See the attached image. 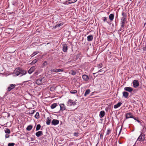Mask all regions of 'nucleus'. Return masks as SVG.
<instances>
[{
	"label": "nucleus",
	"instance_id": "nucleus-1",
	"mask_svg": "<svg viewBox=\"0 0 146 146\" xmlns=\"http://www.w3.org/2000/svg\"><path fill=\"white\" fill-rule=\"evenodd\" d=\"M27 73L26 71L19 68H16L15 69L13 74L15 76H21L25 75Z\"/></svg>",
	"mask_w": 146,
	"mask_h": 146
},
{
	"label": "nucleus",
	"instance_id": "nucleus-2",
	"mask_svg": "<svg viewBox=\"0 0 146 146\" xmlns=\"http://www.w3.org/2000/svg\"><path fill=\"white\" fill-rule=\"evenodd\" d=\"M45 82V80L44 77L39 78L36 81V83L38 85H41Z\"/></svg>",
	"mask_w": 146,
	"mask_h": 146
},
{
	"label": "nucleus",
	"instance_id": "nucleus-3",
	"mask_svg": "<svg viewBox=\"0 0 146 146\" xmlns=\"http://www.w3.org/2000/svg\"><path fill=\"white\" fill-rule=\"evenodd\" d=\"M76 104V102L71 99H69L66 103V105L68 106H74Z\"/></svg>",
	"mask_w": 146,
	"mask_h": 146
},
{
	"label": "nucleus",
	"instance_id": "nucleus-4",
	"mask_svg": "<svg viewBox=\"0 0 146 146\" xmlns=\"http://www.w3.org/2000/svg\"><path fill=\"white\" fill-rule=\"evenodd\" d=\"M145 137V135L144 133H143V132H142L138 138L137 141H143L144 140Z\"/></svg>",
	"mask_w": 146,
	"mask_h": 146
},
{
	"label": "nucleus",
	"instance_id": "nucleus-5",
	"mask_svg": "<svg viewBox=\"0 0 146 146\" xmlns=\"http://www.w3.org/2000/svg\"><path fill=\"white\" fill-rule=\"evenodd\" d=\"M133 85L135 88H136L139 86V82L137 80H135L133 81Z\"/></svg>",
	"mask_w": 146,
	"mask_h": 146
},
{
	"label": "nucleus",
	"instance_id": "nucleus-6",
	"mask_svg": "<svg viewBox=\"0 0 146 146\" xmlns=\"http://www.w3.org/2000/svg\"><path fill=\"white\" fill-rule=\"evenodd\" d=\"M16 85L15 84H10L7 88V90L8 91H10L12 90L15 88Z\"/></svg>",
	"mask_w": 146,
	"mask_h": 146
},
{
	"label": "nucleus",
	"instance_id": "nucleus-7",
	"mask_svg": "<svg viewBox=\"0 0 146 146\" xmlns=\"http://www.w3.org/2000/svg\"><path fill=\"white\" fill-rule=\"evenodd\" d=\"M82 78L84 81L86 82L88 81L90 79L89 77L86 74L83 75L82 76Z\"/></svg>",
	"mask_w": 146,
	"mask_h": 146
},
{
	"label": "nucleus",
	"instance_id": "nucleus-8",
	"mask_svg": "<svg viewBox=\"0 0 146 146\" xmlns=\"http://www.w3.org/2000/svg\"><path fill=\"white\" fill-rule=\"evenodd\" d=\"M125 23L123 22H121V27L120 29L119 30V31H123L124 30V27L125 26Z\"/></svg>",
	"mask_w": 146,
	"mask_h": 146
},
{
	"label": "nucleus",
	"instance_id": "nucleus-9",
	"mask_svg": "<svg viewBox=\"0 0 146 146\" xmlns=\"http://www.w3.org/2000/svg\"><path fill=\"white\" fill-rule=\"evenodd\" d=\"M124 89L125 90L128 92H131L133 90V88L129 87H125L124 88Z\"/></svg>",
	"mask_w": 146,
	"mask_h": 146
},
{
	"label": "nucleus",
	"instance_id": "nucleus-10",
	"mask_svg": "<svg viewBox=\"0 0 146 146\" xmlns=\"http://www.w3.org/2000/svg\"><path fill=\"white\" fill-rule=\"evenodd\" d=\"M59 123V121L56 119H53L51 122L52 124L54 125L58 124Z\"/></svg>",
	"mask_w": 146,
	"mask_h": 146
},
{
	"label": "nucleus",
	"instance_id": "nucleus-11",
	"mask_svg": "<svg viewBox=\"0 0 146 146\" xmlns=\"http://www.w3.org/2000/svg\"><path fill=\"white\" fill-rule=\"evenodd\" d=\"M60 110L64 111L65 110L66 108L65 105L64 104H60Z\"/></svg>",
	"mask_w": 146,
	"mask_h": 146
},
{
	"label": "nucleus",
	"instance_id": "nucleus-12",
	"mask_svg": "<svg viewBox=\"0 0 146 146\" xmlns=\"http://www.w3.org/2000/svg\"><path fill=\"white\" fill-rule=\"evenodd\" d=\"M35 69V66H32L29 70L28 72L29 74H31Z\"/></svg>",
	"mask_w": 146,
	"mask_h": 146
},
{
	"label": "nucleus",
	"instance_id": "nucleus-13",
	"mask_svg": "<svg viewBox=\"0 0 146 146\" xmlns=\"http://www.w3.org/2000/svg\"><path fill=\"white\" fill-rule=\"evenodd\" d=\"M126 119L133 118L132 113H128L126 114Z\"/></svg>",
	"mask_w": 146,
	"mask_h": 146
},
{
	"label": "nucleus",
	"instance_id": "nucleus-14",
	"mask_svg": "<svg viewBox=\"0 0 146 146\" xmlns=\"http://www.w3.org/2000/svg\"><path fill=\"white\" fill-rule=\"evenodd\" d=\"M43 135V133L42 131H39L36 133L35 135L37 137H39Z\"/></svg>",
	"mask_w": 146,
	"mask_h": 146
},
{
	"label": "nucleus",
	"instance_id": "nucleus-15",
	"mask_svg": "<svg viewBox=\"0 0 146 146\" xmlns=\"http://www.w3.org/2000/svg\"><path fill=\"white\" fill-rule=\"evenodd\" d=\"M62 50L64 52H66L67 50V46L66 44H63Z\"/></svg>",
	"mask_w": 146,
	"mask_h": 146
},
{
	"label": "nucleus",
	"instance_id": "nucleus-16",
	"mask_svg": "<svg viewBox=\"0 0 146 146\" xmlns=\"http://www.w3.org/2000/svg\"><path fill=\"white\" fill-rule=\"evenodd\" d=\"M129 94L127 92H123V96L125 98H127L129 96Z\"/></svg>",
	"mask_w": 146,
	"mask_h": 146
},
{
	"label": "nucleus",
	"instance_id": "nucleus-17",
	"mask_svg": "<svg viewBox=\"0 0 146 146\" xmlns=\"http://www.w3.org/2000/svg\"><path fill=\"white\" fill-rule=\"evenodd\" d=\"M87 40L88 41H90L92 40L93 39V36L92 35H91L88 36L87 37Z\"/></svg>",
	"mask_w": 146,
	"mask_h": 146
},
{
	"label": "nucleus",
	"instance_id": "nucleus-18",
	"mask_svg": "<svg viewBox=\"0 0 146 146\" xmlns=\"http://www.w3.org/2000/svg\"><path fill=\"white\" fill-rule=\"evenodd\" d=\"M114 15L113 14H110L109 16V19L111 21H113L114 19Z\"/></svg>",
	"mask_w": 146,
	"mask_h": 146
},
{
	"label": "nucleus",
	"instance_id": "nucleus-19",
	"mask_svg": "<svg viewBox=\"0 0 146 146\" xmlns=\"http://www.w3.org/2000/svg\"><path fill=\"white\" fill-rule=\"evenodd\" d=\"M122 104V103L121 102H119L116 104L114 106V108L115 109H116L119 107H120Z\"/></svg>",
	"mask_w": 146,
	"mask_h": 146
},
{
	"label": "nucleus",
	"instance_id": "nucleus-20",
	"mask_svg": "<svg viewBox=\"0 0 146 146\" xmlns=\"http://www.w3.org/2000/svg\"><path fill=\"white\" fill-rule=\"evenodd\" d=\"M105 115V111H102L100 112V117L102 118Z\"/></svg>",
	"mask_w": 146,
	"mask_h": 146
},
{
	"label": "nucleus",
	"instance_id": "nucleus-21",
	"mask_svg": "<svg viewBox=\"0 0 146 146\" xmlns=\"http://www.w3.org/2000/svg\"><path fill=\"white\" fill-rule=\"evenodd\" d=\"M47 120L46 121V123L47 125H49L50 124L51 121V119L49 118V117L47 118Z\"/></svg>",
	"mask_w": 146,
	"mask_h": 146
},
{
	"label": "nucleus",
	"instance_id": "nucleus-22",
	"mask_svg": "<svg viewBox=\"0 0 146 146\" xmlns=\"http://www.w3.org/2000/svg\"><path fill=\"white\" fill-rule=\"evenodd\" d=\"M90 92V89H87L85 93L84 96H86Z\"/></svg>",
	"mask_w": 146,
	"mask_h": 146
},
{
	"label": "nucleus",
	"instance_id": "nucleus-23",
	"mask_svg": "<svg viewBox=\"0 0 146 146\" xmlns=\"http://www.w3.org/2000/svg\"><path fill=\"white\" fill-rule=\"evenodd\" d=\"M126 17H123L121 19V22H123L124 23H125L126 21Z\"/></svg>",
	"mask_w": 146,
	"mask_h": 146
},
{
	"label": "nucleus",
	"instance_id": "nucleus-24",
	"mask_svg": "<svg viewBox=\"0 0 146 146\" xmlns=\"http://www.w3.org/2000/svg\"><path fill=\"white\" fill-rule=\"evenodd\" d=\"M57 106V104L56 103H54L52 104L50 106L51 108L52 109H53L54 108Z\"/></svg>",
	"mask_w": 146,
	"mask_h": 146
},
{
	"label": "nucleus",
	"instance_id": "nucleus-25",
	"mask_svg": "<svg viewBox=\"0 0 146 146\" xmlns=\"http://www.w3.org/2000/svg\"><path fill=\"white\" fill-rule=\"evenodd\" d=\"M4 130L6 133L10 134L11 132L10 130L8 128H6Z\"/></svg>",
	"mask_w": 146,
	"mask_h": 146
},
{
	"label": "nucleus",
	"instance_id": "nucleus-26",
	"mask_svg": "<svg viewBox=\"0 0 146 146\" xmlns=\"http://www.w3.org/2000/svg\"><path fill=\"white\" fill-rule=\"evenodd\" d=\"M33 128V126L31 125H29L27 126L26 129L28 131L31 130Z\"/></svg>",
	"mask_w": 146,
	"mask_h": 146
},
{
	"label": "nucleus",
	"instance_id": "nucleus-27",
	"mask_svg": "<svg viewBox=\"0 0 146 146\" xmlns=\"http://www.w3.org/2000/svg\"><path fill=\"white\" fill-rule=\"evenodd\" d=\"M63 24V23H60L55 26L54 28H56L57 27H60Z\"/></svg>",
	"mask_w": 146,
	"mask_h": 146
},
{
	"label": "nucleus",
	"instance_id": "nucleus-28",
	"mask_svg": "<svg viewBox=\"0 0 146 146\" xmlns=\"http://www.w3.org/2000/svg\"><path fill=\"white\" fill-rule=\"evenodd\" d=\"M41 127V126L40 124H38L36 126V131H37L39 130Z\"/></svg>",
	"mask_w": 146,
	"mask_h": 146
},
{
	"label": "nucleus",
	"instance_id": "nucleus-29",
	"mask_svg": "<svg viewBox=\"0 0 146 146\" xmlns=\"http://www.w3.org/2000/svg\"><path fill=\"white\" fill-rule=\"evenodd\" d=\"M35 117L36 119H38L39 117V114L38 112H37L36 113L35 115Z\"/></svg>",
	"mask_w": 146,
	"mask_h": 146
},
{
	"label": "nucleus",
	"instance_id": "nucleus-30",
	"mask_svg": "<svg viewBox=\"0 0 146 146\" xmlns=\"http://www.w3.org/2000/svg\"><path fill=\"white\" fill-rule=\"evenodd\" d=\"M57 69L55 68L54 69H52L50 70L51 72H57Z\"/></svg>",
	"mask_w": 146,
	"mask_h": 146
},
{
	"label": "nucleus",
	"instance_id": "nucleus-31",
	"mask_svg": "<svg viewBox=\"0 0 146 146\" xmlns=\"http://www.w3.org/2000/svg\"><path fill=\"white\" fill-rule=\"evenodd\" d=\"M70 73L73 75H75L76 74L75 71L72 70L70 72Z\"/></svg>",
	"mask_w": 146,
	"mask_h": 146
},
{
	"label": "nucleus",
	"instance_id": "nucleus-32",
	"mask_svg": "<svg viewBox=\"0 0 146 146\" xmlns=\"http://www.w3.org/2000/svg\"><path fill=\"white\" fill-rule=\"evenodd\" d=\"M77 91L76 90H72L70 92V93L72 94H74L77 93Z\"/></svg>",
	"mask_w": 146,
	"mask_h": 146
},
{
	"label": "nucleus",
	"instance_id": "nucleus-33",
	"mask_svg": "<svg viewBox=\"0 0 146 146\" xmlns=\"http://www.w3.org/2000/svg\"><path fill=\"white\" fill-rule=\"evenodd\" d=\"M38 53V52L37 51L34 52L31 55V57H33L35 55L37 54Z\"/></svg>",
	"mask_w": 146,
	"mask_h": 146
},
{
	"label": "nucleus",
	"instance_id": "nucleus-34",
	"mask_svg": "<svg viewBox=\"0 0 146 146\" xmlns=\"http://www.w3.org/2000/svg\"><path fill=\"white\" fill-rule=\"evenodd\" d=\"M111 132V130L110 129H108L107 130V132H106V135H108Z\"/></svg>",
	"mask_w": 146,
	"mask_h": 146
},
{
	"label": "nucleus",
	"instance_id": "nucleus-35",
	"mask_svg": "<svg viewBox=\"0 0 146 146\" xmlns=\"http://www.w3.org/2000/svg\"><path fill=\"white\" fill-rule=\"evenodd\" d=\"M15 143H9L8 144V146H14Z\"/></svg>",
	"mask_w": 146,
	"mask_h": 146
},
{
	"label": "nucleus",
	"instance_id": "nucleus-36",
	"mask_svg": "<svg viewBox=\"0 0 146 146\" xmlns=\"http://www.w3.org/2000/svg\"><path fill=\"white\" fill-rule=\"evenodd\" d=\"M78 0H70V1H71V2H69V3H72L76 2Z\"/></svg>",
	"mask_w": 146,
	"mask_h": 146
},
{
	"label": "nucleus",
	"instance_id": "nucleus-37",
	"mask_svg": "<svg viewBox=\"0 0 146 146\" xmlns=\"http://www.w3.org/2000/svg\"><path fill=\"white\" fill-rule=\"evenodd\" d=\"M37 62V60L36 59H34L33 60L32 62H31V63L32 64H34L36 62Z\"/></svg>",
	"mask_w": 146,
	"mask_h": 146
},
{
	"label": "nucleus",
	"instance_id": "nucleus-38",
	"mask_svg": "<svg viewBox=\"0 0 146 146\" xmlns=\"http://www.w3.org/2000/svg\"><path fill=\"white\" fill-rule=\"evenodd\" d=\"M39 72L38 71H36L34 72V76H36L39 74Z\"/></svg>",
	"mask_w": 146,
	"mask_h": 146
},
{
	"label": "nucleus",
	"instance_id": "nucleus-39",
	"mask_svg": "<svg viewBox=\"0 0 146 146\" xmlns=\"http://www.w3.org/2000/svg\"><path fill=\"white\" fill-rule=\"evenodd\" d=\"M102 20L104 22H105L107 20V18L106 17H104L102 18Z\"/></svg>",
	"mask_w": 146,
	"mask_h": 146
},
{
	"label": "nucleus",
	"instance_id": "nucleus-40",
	"mask_svg": "<svg viewBox=\"0 0 146 146\" xmlns=\"http://www.w3.org/2000/svg\"><path fill=\"white\" fill-rule=\"evenodd\" d=\"M9 134L6 133V134L5 135V138H8L9 137L10 135H9Z\"/></svg>",
	"mask_w": 146,
	"mask_h": 146
},
{
	"label": "nucleus",
	"instance_id": "nucleus-41",
	"mask_svg": "<svg viewBox=\"0 0 146 146\" xmlns=\"http://www.w3.org/2000/svg\"><path fill=\"white\" fill-rule=\"evenodd\" d=\"M15 1H13L12 2V5L15 6H17V4L16 2H15Z\"/></svg>",
	"mask_w": 146,
	"mask_h": 146
},
{
	"label": "nucleus",
	"instance_id": "nucleus-42",
	"mask_svg": "<svg viewBox=\"0 0 146 146\" xmlns=\"http://www.w3.org/2000/svg\"><path fill=\"white\" fill-rule=\"evenodd\" d=\"M98 68H100L102 67V64H100L98 65Z\"/></svg>",
	"mask_w": 146,
	"mask_h": 146
},
{
	"label": "nucleus",
	"instance_id": "nucleus-43",
	"mask_svg": "<svg viewBox=\"0 0 146 146\" xmlns=\"http://www.w3.org/2000/svg\"><path fill=\"white\" fill-rule=\"evenodd\" d=\"M57 72H62L64 71V70L62 69H57Z\"/></svg>",
	"mask_w": 146,
	"mask_h": 146
},
{
	"label": "nucleus",
	"instance_id": "nucleus-44",
	"mask_svg": "<svg viewBox=\"0 0 146 146\" xmlns=\"http://www.w3.org/2000/svg\"><path fill=\"white\" fill-rule=\"evenodd\" d=\"M122 15L123 16V17H127V15L126 14H124L123 12H122Z\"/></svg>",
	"mask_w": 146,
	"mask_h": 146
},
{
	"label": "nucleus",
	"instance_id": "nucleus-45",
	"mask_svg": "<svg viewBox=\"0 0 146 146\" xmlns=\"http://www.w3.org/2000/svg\"><path fill=\"white\" fill-rule=\"evenodd\" d=\"M74 136H77L78 135V133H74Z\"/></svg>",
	"mask_w": 146,
	"mask_h": 146
},
{
	"label": "nucleus",
	"instance_id": "nucleus-46",
	"mask_svg": "<svg viewBox=\"0 0 146 146\" xmlns=\"http://www.w3.org/2000/svg\"><path fill=\"white\" fill-rule=\"evenodd\" d=\"M35 110H32V111H31V114H33L34 113V112H35Z\"/></svg>",
	"mask_w": 146,
	"mask_h": 146
},
{
	"label": "nucleus",
	"instance_id": "nucleus-47",
	"mask_svg": "<svg viewBox=\"0 0 146 146\" xmlns=\"http://www.w3.org/2000/svg\"><path fill=\"white\" fill-rule=\"evenodd\" d=\"M101 72H102V69H101L99 70L97 73Z\"/></svg>",
	"mask_w": 146,
	"mask_h": 146
},
{
	"label": "nucleus",
	"instance_id": "nucleus-48",
	"mask_svg": "<svg viewBox=\"0 0 146 146\" xmlns=\"http://www.w3.org/2000/svg\"><path fill=\"white\" fill-rule=\"evenodd\" d=\"M143 50H146V48L145 47H143Z\"/></svg>",
	"mask_w": 146,
	"mask_h": 146
},
{
	"label": "nucleus",
	"instance_id": "nucleus-49",
	"mask_svg": "<svg viewBox=\"0 0 146 146\" xmlns=\"http://www.w3.org/2000/svg\"><path fill=\"white\" fill-rule=\"evenodd\" d=\"M144 129L145 130H146V128L145 126H144L143 127V129Z\"/></svg>",
	"mask_w": 146,
	"mask_h": 146
},
{
	"label": "nucleus",
	"instance_id": "nucleus-50",
	"mask_svg": "<svg viewBox=\"0 0 146 146\" xmlns=\"http://www.w3.org/2000/svg\"><path fill=\"white\" fill-rule=\"evenodd\" d=\"M121 129H120V130L119 131V134H120V133L121 131Z\"/></svg>",
	"mask_w": 146,
	"mask_h": 146
},
{
	"label": "nucleus",
	"instance_id": "nucleus-51",
	"mask_svg": "<svg viewBox=\"0 0 146 146\" xmlns=\"http://www.w3.org/2000/svg\"><path fill=\"white\" fill-rule=\"evenodd\" d=\"M137 122H138L139 123H140V121H139V120H137Z\"/></svg>",
	"mask_w": 146,
	"mask_h": 146
},
{
	"label": "nucleus",
	"instance_id": "nucleus-52",
	"mask_svg": "<svg viewBox=\"0 0 146 146\" xmlns=\"http://www.w3.org/2000/svg\"><path fill=\"white\" fill-rule=\"evenodd\" d=\"M96 74V73H93V74L94 75V74Z\"/></svg>",
	"mask_w": 146,
	"mask_h": 146
},
{
	"label": "nucleus",
	"instance_id": "nucleus-53",
	"mask_svg": "<svg viewBox=\"0 0 146 146\" xmlns=\"http://www.w3.org/2000/svg\"><path fill=\"white\" fill-rule=\"evenodd\" d=\"M145 4H146V1H145Z\"/></svg>",
	"mask_w": 146,
	"mask_h": 146
}]
</instances>
